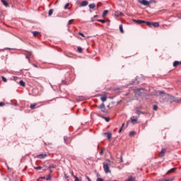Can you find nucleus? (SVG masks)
<instances>
[{"instance_id": "nucleus-1", "label": "nucleus", "mask_w": 181, "mask_h": 181, "mask_svg": "<svg viewBox=\"0 0 181 181\" xmlns=\"http://www.w3.org/2000/svg\"><path fill=\"white\" fill-rule=\"evenodd\" d=\"M111 165V161L110 160H107L106 162L103 163V169L105 173L108 174L111 173V170H110V166Z\"/></svg>"}, {"instance_id": "nucleus-2", "label": "nucleus", "mask_w": 181, "mask_h": 181, "mask_svg": "<svg viewBox=\"0 0 181 181\" xmlns=\"http://www.w3.org/2000/svg\"><path fill=\"white\" fill-rule=\"evenodd\" d=\"M152 1L153 2L154 0H151V1H148L146 0H139L138 1L139 4H141V5H144V6H149V5H151Z\"/></svg>"}, {"instance_id": "nucleus-3", "label": "nucleus", "mask_w": 181, "mask_h": 181, "mask_svg": "<svg viewBox=\"0 0 181 181\" xmlns=\"http://www.w3.org/2000/svg\"><path fill=\"white\" fill-rule=\"evenodd\" d=\"M166 155V149L162 147L161 151L158 153V156L160 158H163Z\"/></svg>"}, {"instance_id": "nucleus-4", "label": "nucleus", "mask_w": 181, "mask_h": 181, "mask_svg": "<svg viewBox=\"0 0 181 181\" xmlns=\"http://www.w3.org/2000/svg\"><path fill=\"white\" fill-rule=\"evenodd\" d=\"M98 108H99L102 112H107V109L105 108V105L104 103L100 104Z\"/></svg>"}, {"instance_id": "nucleus-5", "label": "nucleus", "mask_w": 181, "mask_h": 181, "mask_svg": "<svg viewBox=\"0 0 181 181\" xmlns=\"http://www.w3.org/2000/svg\"><path fill=\"white\" fill-rule=\"evenodd\" d=\"M133 22H135V23H137L138 25H142V23H145V21L142 20H133Z\"/></svg>"}, {"instance_id": "nucleus-6", "label": "nucleus", "mask_w": 181, "mask_h": 181, "mask_svg": "<svg viewBox=\"0 0 181 181\" xmlns=\"http://www.w3.org/2000/svg\"><path fill=\"white\" fill-rule=\"evenodd\" d=\"M100 100L103 103H105V101H107V95H100Z\"/></svg>"}, {"instance_id": "nucleus-7", "label": "nucleus", "mask_w": 181, "mask_h": 181, "mask_svg": "<svg viewBox=\"0 0 181 181\" xmlns=\"http://www.w3.org/2000/svg\"><path fill=\"white\" fill-rule=\"evenodd\" d=\"M105 135H106L107 139H109V141L111 139V138H112V134H111V132H107L105 133Z\"/></svg>"}, {"instance_id": "nucleus-8", "label": "nucleus", "mask_w": 181, "mask_h": 181, "mask_svg": "<svg viewBox=\"0 0 181 181\" xmlns=\"http://www.w3.org/2000/svg\"><path fill=\"white\" fill-rule=\"evenodd\" d=\"M87 5H88V1H83L81 4L80 6L83 7V6H87Z\"/></svg>"}, {"instance_id": "nucleus-9", "label": "nucleus", "mask_w": 181, "mask_h": 181, "mask_svg": "<svg viewBox=\"0 0 181 181\" xmlns=\"http://www.w3.org/2000/svg\"><path fill=\"white\" fill-rule=\"evenodd\" d=\"M46 156H47V154H40V155L37 156V158H38V159H45V158H46Z\"/></svg>"}, {"instance_id": "nucleus-10", "label": "nucleus", "mask_w": 181, "mask_h": 181, "mask_svg": "<svg viewBox=\"0 0 181 181\" xmlns=\"http://www.w3.org/2000/svg\"><path fill=\"white\" fill-rule=\"evenodd\" d=\"M175 170H177V168H173L170 169L167 172L166 175H169V173H173V172H175Z\"/></svg>"}, {"instance_id": "nucleus-11", "label": "nucleus", "mask_w": 181, "mask_h": 181, "mask_svg": "<svg viewBox=\"0 0 181 181\" xmlns=\"http://www.w3.org/2000/svg\"><path fill=\"white\" fill-rule=\"evenodd\" d=\"M98 117H100L101 118H103V119H105L106 122H110V117H103L100 114H98Z\"/></svg>"}, {"instance_id": "nucleus-12", "label": "nucleus", "mask_w": 181, "mask_h": 181, "mask_svg": "<svg viewBox=\"0 0 181 181\" xmlns=\"http://www.w3.org/2000/svg\"><path fill=\"white\" fill-rule=\"evenodd\" d=\"M1 2L3 4V5H4L6 6V8H9V4H8V2H6V1L1 0Z\"/></svg>"}, {"instance_id": "nucleus-13", "label": "nucleus", "mask_w": 181, "mask_h": 181, "mask_svg": "<svg viewBox=\"0 0 181 181\" xmlns=\"http://www.w3.org/2000/svg\"><path fill=\"white\" fill-rule=\"evenodd\" d=\"M18 84L19 86H21V87H25L26 86V83L23 81H20Z\"/></svg>"}, {"instance_id": "nucleus-14", "label": "nucleus", "mask_w": 181, "mask_h": 181, "mask_svg": "<svg viewBox=\"0 0 181 181\" xmlns=\"http://www.w3.org/2000/svg\"><path fill=\"white\" fill-rule=\"evenodd\" d=\"M37 106V103H33L30 105V108H31V110H35V108H36Z\"/></svg>"}, {"instance_id": "nucleus-15", "label": "nucleus", "mask_w": 181, "mask_h": 181, "mask_svg": "<svg viewBox=\"0 0 181 181\" xmlns=\"http://www.w3.org/2000/svg\"><path fill=\"white\" fill-rule=\"evenodd\" d=\"M107 15H108V10L104 11L102 14V16H103V18H105V16H107Z\"/></svg>"}, {"instance_id": "nucleus-16", "label": "nucleus", "mask_w": 181, "mask_h": 181, "mask_svg": "<svg viewBox=\"0 0 181 181\" xmlns=\"http://www.w3.org/2000/svg\"><path fill=\"white\" fill-rule=\"evenodd\" d=\"M151 26H153L154 28H158L159 26V23H151Z\"/></svg>"}, {"instance_id": "nucleus-17", "label": "nucleus", "mask_w": 181, "mask_h": 181, "mask_svg": "<svg viewBox=\"0 0 181 181\" xmlns=\"http://www.w3.org/2000/svg\"><path fill=\"white\" fill-rule=\"evenodd\" d=\"M146 25H147V26H148V28H151L152 27V23L148 22V21H145Z\"/></svg>"}, {"instance_id": "nucleus-18", "label": "nucleus", "mask_w": 181, "mask_h": 181, "mask_svg": "<svg viewBox=\"0 0 181 181\" xmlns=\"http://www.w3.org/2000/svg\"><path fill=\"white\" fill-rule=\"evenodd\" d=\"M177 66H179V62L178 61H175L173 62V66L174 67H177Z\"/></svg>"}, {"instance_id": "nucleus-19", "label": "nucleus", "mask_w": 181, "mask_h": 181, "mask_svg": "<svg viewBox=\"0 0 181 181\" xmlns=\"http://www.w3.org/2000/svg\"><path fill=\"white\" fill-rule=\"evenodd\" d=\"M64 141L65 144H69V137L64 136Z\"/></svg>"}, {"instance_id": "nucleus-20", "label": "nucleus", "mask_w": 181, "mask_h": 181, "mask_svg": "<svg viewBox=\"0 0 181 181\" xmlns=\"http://www.w3.org/2000/svg\"><path fill=\"white\" fill-rule=\"evenodd\" d=\"M104 152H105V148H103L100 152V155L103 156V155H104Z\"/></svg>"}, {"instance_id": "nucleus-21", "label": "nucleus", "mask_w": 181, "mask_h": 181, "mask_svg": "<svg viewBox=\"0 0 181 181\" xmlns=\"http://www.w3.org/2000/svg\"><path fill=\"white\" fill-rule=\"evenodd\" d=\"M89 8L90 9H94V8H95V4H89Z\"/></svg>"}, {"instance_id": "nucleus-22", "label": "nucleus", "mask_w": 181, "mask_h": 181, "mask_svg": "<svg viewBox=\"0 0 181 181\" xmlns=\"http://www.w3.org/2000/svg\"><path fill=\"white\" fill-rule=\"evenodd\" d=\"M40 33L37 32V31H33V35L35 37H36V36H37V35H39Z\"/></svg>"}, {"instance_id": "nucleus-23", "label": "nucleus", "mask_w": 181, "mask_h": 181, "mask_svg": "<svg viewBox=\"0 0 181 181\" xmlns=\"http://www.w3.org/2000/svg\"><path fill=\"white\" fill-rule=\"evenodd\" d=\"M125 181H135V177H130L128 179H127Z\"/></svg>"}, {"instance_id": "nucleus-24", "label": "nucleus", "mask_w": 181, "mask_h": 181, "mask_svg": "<svg viewBox=\"0 0 181 181\" xmlns=\"http://www.w3.org/2000/svg\"><path fill=\"white\" fill-rule=\"evenodd\" d=\"M136 113L138 114V115H141V113H142V112H141V110H139V107H136Z\"/></svg>"}, {"instance_id": "nucleus-25", "label": "nucleus", "mask_w": 181, "mask_h": 181, "mask_svg": "<svg viewBox=\"0 0 181 181\" xmlns=\"http://www.w3.org/2000/svg\"><path fill=\"white\" fill-rule=\"evenodd\" d=\"M78 53H83V48L81 47H78Z\"/></svg>"}, {"instance_id": "nucleus-26", "label": "nucleus", "mask_w": 181, "mask_h": 181, "mask_svg": "<svg viewBox=\"0 0 181 181\" xmlns=\"http://www.w3.org/2000/svg\"><path fill=\"white\" fill-rule=\"evenodd\" d=\"M119 30H120L121 33H124V28L122 27V25H119Z\"/></svg>"}, {"instance_id": "nucleus-27", "label": "nucleus", "mask_w": 181, "mask_h": 181, "mask_svg": "<svg viewBox=\"0 0 181 181\" xmlns=\"http://www.w3.org/2000/svg\"><path fill=\"white\" fill-rule=\"evenodd\" d=\"M49 16H52L53 15V9H50L48 13Z\"/></svg>"}, {"instance_id": "nucleus-28", "label": "nucleus", "mask_w": 181, "mask_h": 181, "mask_svg": "<svg viewBox=\"0 0 181 181\" xmlns=\"http://www.w3.org/2000/svg\"><path fill=\"white\" fill-rule=\"evenodd\" d=\"M131 121H132V124H136V121H138V119H131Z\"/></svg>"}, {"instance_id": "nucleus-29", "label": "nucleus", "mask_w": 181, "mask_h": 181, "mask_svg": "<svg viewBox=\"0 0 181 181\" xmlns=\"http://www.w3.org/2000/svg\"><path fill=\"white\" fill-rule=\"evenodd\" d=\"M69 6H70V4L67 3L64 7V9H69Z\"/></svg>"}, {"instance_id": "nucleus-30", "label": "nucleus", "mask_w": 181, "mask_h": 181, "mask_svg": "<svg viewBox=\"0 0 181 181\" xmlns=\"http://www.w3.org/2000/svg\"><path fill=\"white\" fill-rule=\"evenodd\" d=\"M54 168H56V165H50L49 166V169H54Z\"/></svg>"}, {"instance_id": "nucleus-31", "label": "nucleus", "mask_w": 181, "mask_h": 181, "mask_svg": "<svg viewBox=\"0 0 181 181\" xmlns=\"http://www.w3.org/2000/svg\"><path fill=\"white\" fill-rule=\"evenodd\" d=\"M174 179H175V177H170V178H168V179H165V181H173Z\"/></svg>"}, {"instance_id": "nucleus-32", "label": "nucleus", "mask_w": 181, "mask_h": 181, "mask_svg": "<svg viewBox=\"0 0 181 181\" xmlns=\"http://www.w3.org/2000/svg\"><path fill=\"white\" fill-rule=\"evenodd\" d=\"M1 79L4 83H6V81H8V79H6V78H5L4 76H1Z\"/></svg>"}, {"instance_id": "nucleus-33", "label": "nucleus", "mask_w": 181, "mask_h": 181, "mask_svg": "<svg viewBox=\"0 0 181 181\" xmlns=\"http://www.w3.org/2000/svg\"><path fill=\"white\" fill-rule=\"evenodd\" d=\"M97 21L101 22V23H105V22H106L105 20H101V19H98Z\"/></svg>"}, {"instance_id": "nucleus-34", "label": "nucleus", "mask_w": 181, "mask_h": 181, "mask_svg": "<svg viewBox=\"0 0 181 181\" xmlns=\"http://www.w3.org/2000/svg\"><path fill=\"white\" fill-rule=\"evenodd\" d=\"M42 168L41 166H39V167H35L34 169L35 170H40Z\"/></svg>"}, {"instance_id": "nucleus-35", "label": "nucleus", "mask_w": 181, "mask_h": 181, "mask_svg": "<svg viewBox=\"0 0 181 181\" xmlns=\"http://www.w3.org/2000/svg\"><path fill=\"white\" fill-rule=\"evenodd\" d=\"M73 22H74V19L69 20L68 22V25H71V23H73Z\"/></svg>"}, {"instance_id": "nucleus-36", "label": "nucleus", "mask_w": 181, "mask_h": 181, "mask_svg": "<svg viewBox=\"0 0 181 181\" xmlns=\"http://www.w3.org/2000/svg\"><path fill=\"white\" fill-rule=\"evenodd\" d=\"M124 125H125V123H123L122 127L119 130V133H120L122 131V128H124Z\"/></svg>"}, {"instance_id": "nucleus-37", "label": "nucleus", "mask_w": 181, "mask_h": 181, "mask_svg": "<svg viewBox=\"0 0 181 181\" xmlns=\"http://www.w3.org/2000/svg\"><path fill=\"white\" fill-rule=\"evenodd\" d=\"M134 135H135V132H131L129 133V136H134Z\"/></svg>"}, {"instance_id": "nucleus-38", "label": "nucleus", "mask_w": 181, "mask_h": 181, "mask_svg": "<svg viewBox=\"0 0 181 181\" xmlns=\"http://www.w3.org/2000/svg\"><path fill=\"white\" fill-rule=\"evenodd\" d=\"M153 110H154V111H157L158 110V106L157 105H153Z\"/></svg>"}, {"instance_id": "nucleus-39", "label": "nucleus", "mask_w": 181, "mask_h": 181, "mask_svg": "<svg viewBox=\"0 0 181 181\" xmlns=\"http://www.w3.org/2000/svg\"><path fill=\"white\" fill-rule=\"evenodd\" d=\"M74 178L75 179V181H81L78 179V177H77V176L74 175Z\"/></svg>"}, {"instance_id": "nucleus-40", "label": "nucleus", "mask_w": 181, "mask_h": 181, "mask_svg": "<svg viewBox=\"0 0 181 181\" xmlns=\"http://www.w3.org/2000/svg\"><path fill=\"white\" fill-rule=\"evenodd\" d=\"M52 177L50 176V175H47V177H46V180H50V178H51Z\"/></svg>"}, {"instance_id": "nucleus-41", "label": "nucleus", "mask_w": 181, "mask_h": 181, "mask_svg": "<svg viewBox=\"0 0 181 181\" xmlns=\"http://www.w3.org/2000/svg\"><path fill=\"white\" fill-rule=\"evenodd\" d=\"M118 16H124V13L122 12H119Z\"/></svg>"}, {"instance_id": "nucleus-42", "label": "nucleus", "mask_w": 181, "mask_h": 181, "mask_svg": "<svg viewBox=\"0 0 181 181\" xmlns=\"http://www.w3.org/2000/svg\"><path fill=\"white\" fill-rule=\"evenodd\" d=\"M30 54H32V53L29 52L28 55L26 56V59H30Z\"/></svg>"}, {"instance_id": "nucleus-43", "label": "nucleus", "mask_w": 181, "mask_h": 181, "mask_svg": "<svg viewBox=\"0 0 181 181\" xmlns=\"http://www.w3.org/2000/svg\"><path fill=\"white\" fill-rule=\"evenodd\" d=\"M78 35H80V36H82V37H85L84 34H83V33H78Z\"/></svg>"}, {"instance_id": "nucleus-44", "label": "nucleus", "mask_w": 181, "mask_h": 181, "mask_svg": "<svg viewBox=\"0 0 181 181\" xmlns=\"http://www.w3.org/2000/svg\"><path fill=\"white\" fill-rule=\"evenodd\" d=\"M5 104L3 102H0V107H4Z\"/></svg>"}, {"instance_id": "nucleus-45", "label": "nucleus", "mask_w": 181, "mask_h": 181, "mask_svg": "<svg viewBox=\"0 0 181 181\" xmlns=\"http://www.w3.org/2000/svg\"><path fill=\"white\" fill-rule=\"evenodd\" d=\"M100 6H101V3H98L97 7H98V8H100Z\"/></svg>"}, {"instance_id": "nucleus-46", "label": "nucleus", "mask_w": 181, "mask_h": 181, "mask_svg": "<svg viewBox=\"0 0 181 181\" xmlns=\"http://www.w3.org/2000/svg\"><path fill=\"white\" fill-rule=\"evenodd\" d=\"M86 179L88 181H91V179H90V177H86Z\"/></svg>"}, {"instance_id": "nucleus-47", "label": "nucleus", "mask_w": 181, "mask_h": 181, "mask_svg": "<svg viewBox=\"0 0 181 181\" xmlns=\"http://www.w3.org/2000/svg\"><path fill=\"white\" fill-rule=\"evenodd\" d=\"M159 94H165V92H163V91H160V92H159Z\"/></svg>"}, {"instance_id": "nucleus-48", "label": "nucleus", "mask_w": 181, "mask_h": 181, "mask_svg": "<svg viewBox=\"0 0 181 181\" xmlns=\"http://www.w3.org/2000/svg\"><path fill=\"white\" fill-rule=\"evenodd\" d=\"M128 125H129V121H128L127 123V127H128Z\"/></svg>"}, {"instance_id": "nucleus-49", "label": "nucleus", "mask_w": 181, "mask_h": 181, "mask_svg": "<svg viewBox=\"0 0 181 181\" xmlns=\"http://www.w3.org/2000/svg\"><path fill=\"white\" fill-rule=\"evenodd\" d=\"M120 162H123V160H122V156H121V158H120Z\"/></svg>"}, {"instance_id": "nucleus-50", "label": "nucleus", "mask_w": 181, "mask_h": 181, "mask_svg": "<svg viewBox=\"0 0 181 181\" xmlns=\"http://www.w3.org/2000/svg\"><path fill=\"white\" fill-rule=\"evenodd\" d=\"M71 175L73 176V177H74V173H71Z\"/></svg>"}, {"instance_id": "nucleus-51", "label": "nucleus", "mask_w": 181, "mask_h": 181, "mask_svg": "<svg viewBox=\"0 0 181 181\" xmlns=\"http://www.w3.org/2000/svg\"><path fill=\"white\" fill-rule=\"evenodd\" d=\"M34 67H37V65L33 64Z\"/></svg>"}, {"instance_id": "nucleus-52", "label": "nucleus", "mask_w": 181, "mask_h": 181, "mask_svg": "<svg viewBox=\"0 0 181 181\" xmlns=\"http://www.w3.org/2000/svg\"><path fill=\"white\" fill-rule=\"evenodd\" d=\"M98 16H97V15H96V16H94V18H97Z\"/></svg>"}, {"instance_id": "nucleus-53", "label": "nucleus", "mask_w": 181, "mask_h": 181, "mask_svg": "<svg viewBox=\"0 0 181 181\" xmlns=\"http://www.w3.org/2000/svg\"><path fill=\"white\" fill-rule=\"evenodd\" d=\"M41 179H45V177H41Z\"/></svg>"}, {"instance_id": "nucleus-54", "label": "nucleus", "mask_w": 181, "mask_h": 181, "mask_svg": "<svg viewBox=\"0 0 181 181\" xmlns=\"http://www.w3.org/2000/svg\"><path fill=\"white\" fill-rule=\"evenodd\" d=\"M179 64H181V62H179Z\"/></svg>"}, {"instance_id": "nucleus-55", "label": "nucleus", "mask_w": 181, "mask_h": 181, "mask_svg": "<svg viewBox=\"0 0 181 181\" xmlns=\"http://www.w3.org/2000/svg\"><path fill=\"white\" fill-rule=\"evenodd\" d=\"M52 170H50V173H52Z\"/></svg>"}, {"instance_id": "nucleus-56", "label": "nucleus", "mask_w": 181, "mask_h": 181, "mask_svg": "<svg viewBox=\"0 0 181 181\" xmlns=\"http://www.w3.org/2000/svg\"><path fill=\"white\" fill-rule=\"evenodd\" d=\"M44 170H46V168H45Z\"/></svg>"}, {"instance_id": "nucleus-57", "label": "nucleus", "mask_w": 181, "mask_h": 181, "mask_svg": "<svg viewBox=\"0 0 181 181\" xmlns=\"http://www.w3.org/2000/svg\"><path fill=\"white\" fill-rule=\"evenodd\" d=\"M91 181V180H90Z\"/></svg>"}, {"instance_id": "nucleus-58", "label": "nucleus", "mask_w": 181, "mask_h": 181, "mask_svg": "<svg viewBox=\"0 0 181 181\" xmlns=\"http://www.w3.org/2000/svg\"><path fill=\"white\" fill-rule=\"evenodd\" d=\"M91 181V180H90Z\"/></svg>"}, {"instance_id": "nucleus-59", "label": "nucleus", "mask_w": 181, "mask_h": 181, "mask_svg": "<svg viewBox=\"0 0 181 181\" xmlns=\"http://www.w3.org/2000/svg\"><path fill=\"white\" fill-rule=\"evenodd\" d=\"M91 181V180H90Z\"/></svg>"}]
</instances>
